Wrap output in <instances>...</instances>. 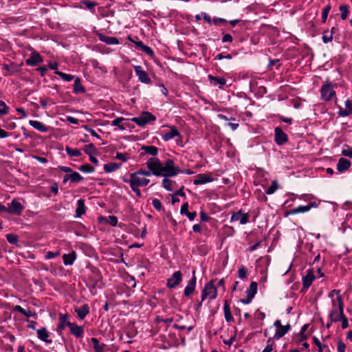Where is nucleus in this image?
<instances>
[{
	"instance_id": "nucleus-1",
	"label": "nucleus",
	"mask_w": 352,
	"mask_h": 352,
	"mask_svg": "<svg viewBox=\"0 0 352 352\" xmlns=\"http://www.w3.org/2000/svg\"><path fill=\"white\" fill-rule=\"evenodd\" d=\"M344 313V301L342 296H336V300H331V308L329 312V318L331 322H338V316Z\"/></svg>"
},
{
	"instance_id": "nucleus-2",
	"label": "nucleus",
	"mask_w": 352,
	"mask_h": 352,
	"mask_svg": "<svg viewBox=\"0 0 352 352\" xmlns=\"http://www.w3.org/2000/svg\"><path fill=\"white\" fill-rule=\"evenodd\" d=\"M160 172V176L172 177L177 175L180 172H182V170L179 166L175 165L173 160H167L164 163H162Z\"/></svg>"
},
{
	"instance_id": "nucleus-3",
	"label": "nucleus",
	"mask_w": 352,
	"mask_h": 352,
	"mask_svg": "<svg viewBox=\"0 0 352 352\" xmlns=\"http://www.w3.org/2000/svg\"><path fill=\"white\" fill-rule=\"evenodd\" d=\"M217 296V289L214 285V281L210 280L204 286V289L201 292V302L199 304V306L201 305V303L206 298H209L210 300H214Z\"/></svg>"
},
{
	"instance_id": "nucleus-4",
	"label": "nucleus",
	"mask_w": 352,
	"mask_h": 352,
	"mask_svg": "<svg viewBox=\"0 0 352 352\" xmlns=\"http://www.w3.org/2000/svg\"><path fill=\"white\" fill-rule=\"evenodd\" d=\"M335 85L331 82H325L320 88L321 98L325 101H329L336 98Z\"/></svg>"
},
{
	"instance_id": "nucleus-5",
	"label": "nucleus",
	"mask_w": 352,
	"mask_h": 352,
	"mask_svg": "<svg viewBox=\"0 0 352 352\" xmlns=\"http://www.w3.org/2000/svg\"><path fill=\"white\" fill-rule=\"evenodd\" d=\"M123 182L124 183L129 184V186H145L148 184L150 180L144 177H141L139 175L133 173L130 174V178L122 179Z\"/></svg>"
},
{
	"instance_id": "nucleus-6",
	"label": "nucleus",
	"mask_w": 352,
	"mask_h": 352,
	"mask_svg": "<svg viewBox=\"0 0 352 352\" xmlns=\"http://www.w3.org/2000/svg\"><path fill=\"white\" fill-rule=\"evenodd\" d=\"M156 120L155 116L148 111H143L139 117H134L131 120L140 126H144L151 121Z\"/></svg>"
},
{
	"instance_id": "nucleus-7",
	"label": "nucleus",
	"mask_w": 352,
	"mask_h": 352,
	"mask_svg": "<svg viewBox=\"0 0 352 352\" xmlns=\"http://www.w3.org/2000/svg\"><path fill=\"white\" fill-rule=\"evenodd\" d=\"M162 163L157 157H151L146 162V166L155 176H160Z\"/></svg>"
},
{
	"instance_id": "nucleus-8",
	"label": "nucleus",
	"mask_w": 352,
	"mask_h": 352,
	"mask_svg": "<svg viewBox=\"0 0 352 352\" xmlns=\"http://www.w3.org/2000/svg\"><path fill=\"white\" fill-rule=\"evenodd\" d=\"M250 214L244 212L242 210L232 212L230 217V222L239 221L241 224L244 225L249 222Z\"/></svg>"
},
{
	"instance_id": "nucleus-9",
	"label": "nucleus",
	"mask_w": 352,
	"mask_h": 352,
	"mask_svg": "<svg viewBox=\"0 0 352 352\" xmlns=\"http://www.w3.org/2000/svg\"><path fill=\"white\" fill-rule=\"evenodd\" d=\"M182 281V274L180 271L175 272L173 275L167 279L166 286L169 289H174Z\"/></svg>"
},
{
	"instance_id": "nucleus-10",
	"label": "nucleus",
	"mask_w": 352,
	"mask_h": 352,
	"mask_svg": "<svg viewBox=\"0 0 352 352\" xmlns=\"http://www.w3.org/2000/svg\"><path fill=\"white\" fill-rule=\"evenodd\" d=\"M23 209V206L15 199L8 204V213L10 214L19 215Z\"/></svg>"
},
{
	"instance_id": "nucleus-11",
	"label": "nucleus",
	"mask_w": 352,
	"mask_h": 352,
	"mask_svg": "<svg viewBox=\"0 0 352 352\" xmlns=\"http://www.w3.org/2000/svg\"><path fill=\"white\" fill-rule=\"evenodd\" d=\"M133 68L135 74L141 82L144 84H150L151 82V80L149 78L148 73L144 71L140 65H134Z\"/></svg>"
},
{
	"instance_id": "nucleus-12",
	"label": "nucleus",
	"mask_w": 352,
	"mask_h": 352,
	"mask_svg": "<svg viewBox=\"0 0 352 352\" xmlns=\"http://www.w3.org/2000/svg\"><path fill=\"white\" fill-rule=\"evenodd\" d=\"M72 324V322H69V317L67 314H59L57 332L60 334L66 327L69 328Z\"/></svg>"
},
{
	"instance_id": "nucleus-13",
	"label": "nucleus",
	"mask_w": 352,
	"mask_h": 352,
	"mask_svg": "<svg viewBox=\"0 0 352 352\" xmlns=\"http://www.w3.org/2000/svg\"><path fill=\"white\" fill-rule=\"evenodd\" d=\"M214 181V178L212 177V173H206V174H198L194 181L193 184L195 185H203L207 183H210Z\"/></svg>"
},
{
	"instance_id": "nucleus-14",
	"label": "nucleus",
	"mask_w": 352,
	"mask_h": 352,
	"mask_svg": "<svg viewBox=\"0 0 352 352\" xmlns=\"http://www.w3.org/2000/svg\"><path fill=\"white\" fill-rule=\"evenodd\" d=\"M170 131L165 132L162 135V138L163 140L168 142L176 137H180V133L175 126H167Z\"/></svg>"
},
{
	"instance_id": "nucleus-15",
	"label": "nucleus",
	"mask_w": 352,
	"mask_h": 352,
	"mask_svg": "<svg viewBox=\"0 0 352 352\" xmlns=\"http://www.w3.org/2000/svg\"><path fill=\"white\" fill-rule=\"evenodd\" d=\"M274 133H275L274 140H275V142L278 145H283L287 141L288 138H287V134L285 133H284L280 128H279V127L275 128Z\"/></svg>"
},
{
	"instance_id": "nucleus-16",
	"label": "nucleus",
	"mask_w": 352,
	"mask_h": 352,
	"mask_svg": "<svg viewBox=\"0 0 352 352\" xmlns=\"http://www.w3.org/2000/svg\"><path fill=\"white\" fill-rule=\"evenodd\" d=\"M316 278L313 269H309L307 272V274L302 278L303 288L307 289L312 284L313 280Z\"/></svg>"
},
{
	"instance_id": "nucleus-17",
	"label": "nucleus",
	"mask_w": 352,
	"mask_h": 352,
	"mask_svg": "<svg viewBox=\"0 0 352 352\" xmlns=\"http://www.w3.org/2000/svg\"><path fill=\"white\" fill-rule=\"evenodd\" d=\"M196 283H197V278L195 276V272L194 270V271H192V278L188 281V285H186V287L184 289V295L186 296H189L194 292L195 286H196Z\"/></svg>"
},
{
	"instance_id": "nucleus-18",
	"label": "nucleus",
	"mask_w": 352,
	"mask_h": 352,
	"mask_svg": "<svg viewBox=\"0 0 352 352\" xmlns=\"http://www.w3.org/2000/svg\"><path fill=\"white\" fill-rule=\"evenodd\" d=\"M37 337L39 340L46 344H52V340L50 339V333L46 328L43 327L36 330Z\"/></svg>"
},
{
	"instance_id": "nucleus-19",
	"label": "nucleus",
	"mask_w": 352,
	"mask_h": 352,
	"mask_svg": "<svg viewBox=\"0 0 352 352\" xmlns=\"http://www.w3.org/2000/svg\"><path fill=\"white\" fill-rule=\"evenodd\" d=\"M81 4L84 5L85 6V8L89 10L91 13L96 12V6H98V3L96 1H91L89 0H81L79 2V5H76L74 7L79 9H82L83 7L81 6Z\"/></svg>"
},
{
	"instance_id": "nucleus-20",
	"label": "nucleus",
	"mask_w": 352,
	"mask_h": 352,
	"mask_svg": "<svg viewBox=\"0 0 352 352\" xmlns=\"http://www.w3.org/2000/svg\"><path fill=\"white\" fill-rule=\"evenodd\" d=\"M26 64L30 66H35L37 64L43 62V58L36 52H33L30 54V57L26 60Z\"/></svg>"
},
{
	"instance_id": "nucleus-21",
	"label": "nucleus",
	"mask_w": 352,
	"mask_h": 352,
	"mask_svg": "<svg viewBox=\"0 0 352 352\" xmlns=\"http://www.w3.org/2000/svg\"><path fill=\"white\" fill-rule=\"evenodd\" d=\"M352 113V102L349 99L345 101V109L339 107L338 114L340 117H346Z\"/></svg>"
},
{
	"instance_id": "nucleus-22",
	"label": "nucleus",
	"mask_w": 352,
	"mask_h": 352,
	"mask_svg": "<svg viewBox=\"0 0 352 352\" xmlns=\"http://www.w3.org/2000/svg\"><path fill=\"white\" fill-rule=\"evenodd\" d=\"M29 124L36 130L42 133L48 132L51 129L50 126L45 125L38 120H30Z\"/></svg>"
},
{
	"instance_id": "nucleus-23",
	"label": "nucleus",
	"mask_w": 352,
	"mask_h": 352,
	"mask_svg": "<svg viewBox=\"0 0 352 352\" xmlns=\"http://www.w3.org/2000/svg\"><path fill=\"white\" fill-rule=\"evenodd\" d=\"M351 164V162L349 160L341 157L338 160L336 168L338 172L343 173L350 168Z\"/></svg>"
},
{
	"instance_id": "nucleus-24",
	"label": "nucleus",
	"mask_w": 352,
	"mask_h": 352,
	"mask_svg": "<svg viewBox=\"0 0 352 352\" xmlns=\"http://www.w3.org/2000/svg\"><path fill=\"white\" fill-rule=\"evenodd\" d=\"M71 333L76 338H82L84 335V328L82 326H78L75 322H72L69 327Z\"/></svg>"
},
{
	"instance_id": "nucleus-25",
	"label": "nucleus",
	"mask_w": 352,
	"mask_h": 352,
	"mask_svg": "<svg viewBox=\"0 0 352 352\" xmlns=\"http://www.w3.org/2000/svg\"><path fill=\"white\" fill-rule=\"evenodd\" d=\"M74 310L78 318L83 320L89 313V307L87 304H85L80 307H76Z\"/></svg>"
},
{
	"instance_id": "nucleus-26",
	"label": "nucleus",
	"mask_w": 352,
	"mask_h": 352,
	"mask_svg": "<svg viewBox=\"0 0 352 352\" xmlns=\"http://www.w3.org/2000/svg\"><path fill=\"white\" fill-rule=\"evenodd\" d=\"M100 41L107 45H118L120 42L118 39L113 36H109L102 34L98 35Z\"/></svg>"
},
{
	"instance_id": "nucleus-27",
	"label": "nucleus",
	"mask_w": 352,
	"mask_h": 352,
	"mask_svg": "<svg viewBox=\"0 0 352 352\" xmlns=\"http://www.w3.org/2000/svg\"><path fill=\"white\" fill-rule=\"evenodd\" d=\"M76 259V254L74 251L63 255V261L65 265H72Z\"/></svg>"
},
{
	"instance_id": "nucleus-28",
	"label": "nucleus",
	"mask_w": 352,
	"mask_h": 352,
	"mask_svg": "<svg viewBox=\"0 0 352 352\" xmlns=\"http://www.w3.org/2000/svg\"><path fill=\"white\" fill-rule=\"evenodd\" d=\"M14 311H19L25 316L28 318H34L35 319L37 318V314L34 312H32L30 310H25L20 305H16L14 307Z\"/></svg>"
},
{
	"instance_id": "nucleus-29",
	"label": "nucleus",
	"mask_w": 352,
	"mask_h": 352,
	"mask_svg": "<svg viewBox=\"0 0 352 352\" xmlns=\"http://www.w3.org/2000/svg\"><path fill=\"white\" fill-rule=\"evenodd\" d=\"M291 329L290 324H287L285 326H281L280 329H276L274 333V338L276 339H280L283 337Z\"/></svg>"
},
{
	"instance_id": "nucleus-30",
	"label": "nucleus",
	"mask_w": 352,
	"mask_h": 352,
	"mask_svg": "<svg viewBox=\"0 0 352 352\" xmlns=\"http://www.w3.org/2000/svg\"><path fill=\"white\" fill-rule=\"evenodd\" d=\"M91 342L93 344L95 352H104L107 346L104 343H100L96 338H91Z\"/></svg>"
},
{
	"instance_id": "nucleus-31",
	"label": "nucleus",
	"mask_w": 352,
	"mask_h": 352,
	"mask_svg": "<svg viewBox=\"0 0 352 352\" xmlns=\"http://www.w3.org/2000/svg\"><path fill=\"white\" fill-rule=\"evenodd\" d=\"M121 166H122L121 164L111 162V163L105 164L104 165L103 168H104V170L105 173H112V172H114V171L118 170L119 168H121Z\"/></svg>"
},
{
	"instance_id": "nucleus-32",
	"label": "nucleus",
	"mask_w": 352,
	"mask_h": 352,
	"mask_svg": "<svg viewBox=\"0 0 352 352\" xmlns=\"http://www.w3.org/2000/svg\"><path fill=\"white\" fill-rule=\"evenodd\" d=\"M208 78L212 84L219 85V87L221 89L223 88L226 83V80L224 78H218L209 75Z\"/></svg>"
},
{
	"instance_id": "nucleus-33",
	"label": "nucleus",
	"mask_w": 352,
	"mask_h": 352,
	"mask_svg": "<svg viewBox=\"0 0 352 352\" xmlns=\"http://www.w3.org/2000/svg\"><path fill=\"white\" fill-rule=\"evenodd\" d=\"M223 312H224V316L226 322H230L234 321V318L232 316L231 311L230 309V305L227 300L225 301L224 305H223Z\"/></svg>"
},
{
	"instance_id": "nucleus-34",
	"label": "nucleus",
	"mask_w": 352,
	"mask_h": 352,
	"mask_svg": "<svg viewBox=\"0 0 352 352\" xmlns=\"http://www.w3.org/2000/svg\"><path fill=\"white\" fill-rule=\"evenodd\" d=\"M145 153L152 155V157H155L158 153V148L154 146H143L141 148Z\"/></svg>"
},
{
	"instance_id": "nucleus-35",
	"label": "nucleus",
	"mask_w": 352,
	"mask_h": 352,
	"mask_svg": "<svg viewBox=\"0 0 352 352\" xmlns=\"http://www.w3.org/2000/svg\"><path fill=\"white\" fill-rule=\"evenodd\" d=\"M85 212V206L82 199L77 201V208L76 210V217H80Z\"/></svg>"
},
{
	"instance_id": "nucleus-36",
	"label": "nucleus",
	"mask_w": 352,
	"mask_h": 352,
	"mask_svg": "<svg viewBox=\"0 0 352 352\" xmlns=\"http://www.w3.org/2000/svg\"><path fill=\"white\" fill-rule=\"evenodd\" d=\"M175 184V182L168 177H164L162 182V186L168 191H172L173 190V185Z\"/></svg>"
},
{
	"instance_id": "nucleus-37",
	"label": "nucleus",
	"mask_w": 352,
	"mask_h": 352,
	"mask_svg": "<svg viewBox=\"0 0 352 352\" xmlns=\"http://www.w3.org/2000/svg\"><path fill=\"white\" fill-rule=\"evenodd\" d=\"M126 119L124 118H117L112 121V125L118 126L121 131H124L126 129V125L123 123Z\"/></svg>"
},
{
	"instance_id": "nucleus-38",
	"label": "nucleus",
	"mask_w": 352,
	"mask_h": 352,
	"mask_svg": "<svg viewBox=\"0 0 352 352\" xmlns=\"http://www.w3.org/2000/svg\"><path fill=\"white\" fill-rule=\"evenodd\" d=\"M257 292V283L252 282L248 289L246 292L247 296L254 298Z\"/></svg>"
},
{
	"instance_id": "nucleus-39",
	"label": "nucleus",
	"mask_w": 352,
	"mask_h": 352,
	"mask_svg": "<svg viewBox=\"0 0 352 352\" xmlns=\"http://www.w3.org/2000/svg\"><path fill=\"white\" fill-rule=\"evenodd\" d=\"M73 89H74V92L76 94L84 93L85 91V89L83 87V86L82 85L79 78H76L75 79Z\"/></svg>"
},
{
	"instance_id": "nucleus-40",
	"label": "nucleus",
	"mask_w": 352,
	"mask_h": 352,
	"mask_svg": "<svg viewBox=\"0 0 352 352\" xmlns=\"http://www.w3.org/2000/svg\"><path fill=\"white\" fill-rule=\"evenodd\" d=\"M309 211V208H307V206H299L296 208H294L289 210L287 214H296L298 213H305Z\"/></svg>"
},
{
	"instance_id": "nucleus-41",
	"label": "nucleus",
	"mask_w": 352,
	"mask_h": 352,
	"mask_svg": "<svg viewBox=\"0 0 352 352\" xmlns=\"http://www.w3.org/2000/svg\"><path fill=\"white\" fill-rule=\"evenodd\" d=\"M65 152L69 157H79L82 155L79 149L72 148L68 146L65 147Z\"/></svg>"
},
{
	"instance_id": "nucleus-42",
	"label": "nucleus",
	"mask_w": 352,
	"mask_h": 352,
	"mask_svg": "<svg viewBox=\"0 0 352 352\" xmlns=\"http://www.w3.org/2000/svg\"><path fill=\"white\" fill-rule=\"evenodd\" d=\"M322 39L324 43H328L331 42L333 40L332 32H330L329 30H324L322 32Z\"/></svg>"
},
{
	"instance_id": "nucleus-43",
	"label": "nucleus",
	"mask_w": 352,
	"mask_h": 352,
	"mask_svg": "<svg viewBox=\"0 0 352 352\" xmlns=\"http://www.w3.org/2000/svg\"><path fill=\"white\" fill-rule=\"evenodd\" d=\"M55 74L56 75H58V76H60L63 80H64L66 82H70V81H72V80L74 79V76L70 75V74H65V73H63V72H60V71H56Z\"/></svg>"
},
{
	"instance_id": "nucleus-44",
	"label": "nucleus",
	"mask_w": 352,
	"mask_h": 352,
	"mask_svg": "<svg viewBox=\"0 0 352 352\" xmlns=\"http://www.w3.org/2000/svg\"><path fill=\"white\" fill-rule=\"evenodd\" d=\"M70 181L72 182H80L83 177L78 173L73 171L69 174Z\"/></svg>"
},
{
	"instance_id": "nucleus-45",
	"label": "nucleus",
	"mask_w": 352,
	"mask_h": 352,
	"mask_svg": "<svg viewBox=\"0 0 352 352\" xmlns=\"http://www.w3.org/2000/svg\"><path fill=\"white\" fill-rule=\"evenodd\" d=\"M278 188V184L276 181H273L271 185L265 190V193L267 195H272Z\"/></svg>"
},
{
	"instance_id": "nucleus-46",
	"label": "nucleus",
	"mask_w": 352,
	"mask_h": 352,
	"mask_svg": "<svg viewBox=\"0 0 352 352\" xmlns=\"http://www.w3.org/2000/svg\"><path fill=\"white\" fill-rule=\"evenodd\" d=\"M78 169H79V170H80L83 173H91L94 172V170H95L94 168L89 164H85L81 165L78 168Z\"/></svg>"
},
{
	"instance_id": "nucleus-47",
	"label": "nucleus",
	"mask_w": 352,
	"mask_h": 352,
	"mask_svg": "<svg viewBox=\"0 0 352 352\" xmlns=\"http://www.w3.org/2000/svg\"><path fill=\"white\" fill-rule=\"evenodd\" d=\"M331 6L330 4L327 5L323 9L322 12V22L325 23L327 21L329 13L331 10Z\"/></svg>"
},
{
	"instance_id": "nucleus-48",
	"label": "nucleus",
	"mask_w": 352,
	"mask_h": 352,
	"mask_svg": "<svg viewBox=\"0 0 352 352\" xmlns=\"http://www.w3.org/2000/svg\"><path fill=\"white\" fill-rule=\"evenodd\" d=\"M341 321V326L342 329H346L349 327L348 318L344 316V313L342 315L338 316V322Z\"/></svg>"
},
{
	"instance_id": "nucleus-49",
	"label": "nucleus",
	"mask_w": 352,
	"mask_h": 352,
	"mask_svg": "<svg viewBox=\"0 0 352 352\" xmlns=\"http://www.w3.org/2000/svg\"><path fill=\"white\" fill-rule=\"evenodd\" d=\"M340 10L341 12V19L345 20L349 14V6L347 5H341L340 6Z\"/></svg>"
},
{
	"instance_id": "nucleus-50",
	"label": "nucleus",
	"mask_w": 352,
	"mask_h": 352,
	"mask_svg": "<svg viewBox=\"0 0 352 352\" xmlns=\"http://www.w3.org/2000/svg\"><path fill=\"white\" fill-rule=\"evenodd\" d=\"M84 151L87 155L91 156L96 153V148L93 144H89L88 145L85 146Z\"/></svg>"
},
{
	"instance_id": "nucleus-51",
	"label": "nucleus",
	"mask_w": 352,
	"mask_h": 352,
	"mask_svg": "<svg viewBox=\"0 0 352 352\" xmlns=\"http://www.w3.org/2000/svg\"><path fill=\"white\" fill-rule=\"evenodd\" d=\"M248 269L243 265H241L238 270V276L241 279H245L247 278Z\"/></svg>"
},
{
	"instance_id": "nucleus-52",
	"label": "nucleus",
	"mask_w": 352,
	"mask_h": 352,
	"mask_svg": "<svg viewBox=\"0 0 352 352\" xmlns=\"http://www.w3.org/2000/svg\"><path fill=\"white\" fill-rule=\"evenodd\" d=\"M223 231H224L225 234H226L227 236H233V235L235 234V232H236V231H235V230L234 229V228H233V227H232V226H228V225H224V226H223Z\"/></svg>"
},
{
	"instance_id": "nucleus-53",
	"label": "nucleus",
	"mask_w": 352,
	"mask_h": 352,
	"mask_svg": "<svg viewBox=\"0 0 352 352\" xmlns=\"http://www.w3.org/2000/svg\"><path fill=\"white\" fill-rule=\"evenodd\" d=\"M341 155L352 159V148L349 146H346L345 148H342Z\"/></svg>"
},
{
	"instance_id": "nucleus-54",
	"label": "nucleus",
	"mask_w": 352,
	"mask_h": 352,
	"mask_svg": "<svg viewBox=\"0 0 352 352\" xmlns=\"http://www.w3.org/2000/svg\"><path fill=\"white\" fill-rule=\"evenodd\" d=\"M6 239L11 244H16L18 242V236L14 234H8Z\"/></svg>"
},
{
	"instance_id": "nucleus-55",
	"label": "nucleus",
	"mask_w": 352,
	"mask_h": 352,
	"mask_svg": "<svg viewBox=\"0 0 352 352\" xmlns=\"http://www.w3.org/2000/svg\"><path fill=\"white\" fill-rule=\"evenodd\" d=\"M8 107H7L6 104L2 101L0 100V114L1 115H6L8 113Z\"/></svg>"
},
{
	"instance_id": "nucleus-56",
	"label": "nucleus",
	"mask_w": 352,
	"mask_h": 352,
	"mask_svg": "<svg viewBox=\"0 0 352 352\" xmlns=\"http://www.w3.org/2000/svg\"><path fill=\"white\" fill-rule=\"evenodd\" d=\"M116 158L123 162H126L129 159L127 153L118 152L116 153Z\"/></svg>"
},
{
	"instance_id": "nucleus-57",
	"label": "nucleus",
	"mask_w": 352,
	"mask_h": 352,
	"mask_svg": "<svg viewBox=\"0 0 352 352\" xmlns=\"http://www.w3.org/2000/svg\"><path fill=\"white\" fill-rule=\"evenodd\" d=\"M106 221L112 226H116L118 223V218L116 216H109L106 218Z\"/></svg>"
},
{
	"instance_id": "nucleus-58",
	"label": "nucleus",
	"mask_w": 352,
	"mask_h": 352,
	"mask_svg": "<svg viewBox=\"0 0 352 352\" xmlns=\"http://www.w3.org/2000/svg\"><path fill=\"white\" fill-rule=\"evenodd\" d=\"M313 341L314 342V344L318 346V352H323V348L325 347L324 345H323L320 341L319 340V339L316 337H314L313 338Z\"/></svg>"
},
{
	"instance_id": "nucleus-59",
	"label": "nucleus",
	"mask_w": 352,
	"mask_h": 352,
	"mask_svg": "<svg viewBox=\"0 0 352 352\" xmlns=\"http://www.w3.org/2000/svg\"><path fill=\"white\" fill-rule=\"evenodd\" d=\"M152 205L155 209L160 211L162 209V203L158 199H153Z\"/></svg>"
},
{
	"instance_id": "nucleus-60",
	"label": "nucleus",
	"mask_w": 352,
	"mask_h": 352,
	"mask_svg": "<svg viewBox=\"0 0 352 352\" xmlns=\"http://www.w3.org/2000/svg\"><path fill=\"white\" fill-rule=\"evenodd\" d=\"M60 255V252H47L45 256L46 259H52L55 257H57Z\"/></svg>"
},
{
	"instance_id": "nucleus-61",
	"label": "nucleus",
	"mask_w": 352,
	"mask_h": 352,
	"mask_svg": "<svg viewBox=\"0 0 352 352\" xmlns=\"http://www.w3.org/2000/svg\"><path fill=\"white\" fill-rule=\"evenodd\" d=\"M135 173L139 175L140 176L142 175L145 177H150L151 175H153L152 172L149 169L148 170L140 169L135 172Z\"/></svg>"
},
{
	"instance_id": "nucleus-62",
	"label": "nucleus",
	"mask_w": 352,
	"mask_h": 352,
	"mask_svg": "<svg viewBox=\"0 0 352 352\" xmlns=\"http://www.w3.org/2000/svg\"><path fill=\"white\" fill-rule=\"evenodd\" d=\"M335 295H336V296H341L340 294V290L333 289L329 293L328 297L331 298V301L333 300H336Z\"/></svg>"
},
{
	"instance_id": "nucleus-63",
	"label": "nucleus",
	"mask_w": 352,
	"mask_h": 352,
	"mask_svg": "<svg viewBox=\"0 0 352 352\" xmlns=\"http://www.w3.org/2000/svg\"><path fill=\"white\" fill-rule=\"evenodd\" d=\"M267 345L265 347L262 352H272L273 351V342L271 341V339H268Z\"/></svg>"
},
{
	"instance_id": "nucleus-64",
	"label": "nucleus",
	"mask_w": 352,
	"mask_h": 352,
	"mask_svg": "<svg viewBox=\"0 0 352 352\" xmlns=\"http://www.w3.org/2000/svg\"><path fill=\"white\" fill-rule=\"evenodd\" d=\"M345 349H346V345L345 344L342 342V341H339L338 342V352H345Z\"/></svg>"
}]
</instances>
